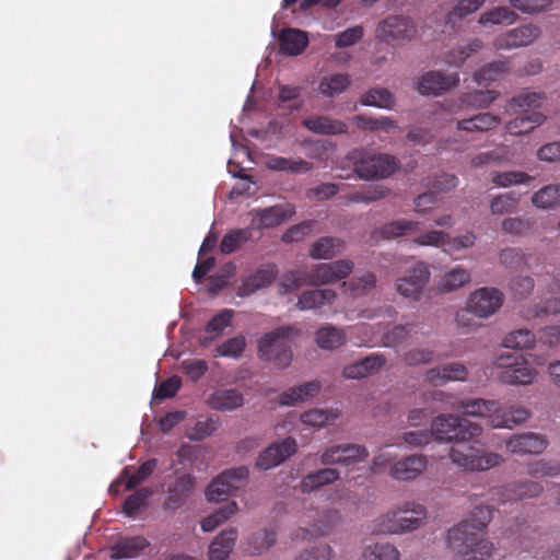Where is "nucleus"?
Here are the masks:
<instances>
[{"label": "nucleus", "mask_w": 560, "mask_h": 560, "mask_svg": "<svg viewBox=\"0 0 560 560\" xmlns=\"http://www.w3.org/2000/svg\"><path fill=\"white\" fill-rule=\"evenodd\" d=\"M399 551L392 544H374L363 548L361 560H399Z\"/></svg>", "instance_id": "45"}, {"label": "nucleus", "mask_w": 560, "mask_h": 560, "mask_svg": "<svg viewBox=\"0 0 560 560\" xmlns=\"http://www.w3.org/2000/svg\"><path fill=\"white\" fill-rule=\"evenodd\" d=\"M149 545L142 536L121 538L110 547L109 556L112 559L137 558Z\"/></svg>", "instance_id": "27"}, {"label": "nucleus", "mask_w": 560, "mask_h": 560, "mask_svg": "<svg viewBox=\"0 0 560 560\" xmlns=\"http://www.w3.org/2000/svg\"><path fill=\"white\" fill-rule=\"evenodd\" d=\"M254 213L258 229H271L289 220L295 213V208L291 203H281L255 210Z\"/></svg>", "instance_id": "17"}, {"label": "nucleus", "mask_w": 560, "mask_h": 560, "mask_svg": "<svg viewBox=\"0 0 560 560\" xmlns=\"http://www.w3.org/2000/svg\"><path fill=\"white\" fill-rule=\"evenodd\" d=\"M505 444L514 454H539L546 448L547 441L542 435L527 432L512 435Z\"/></svg>", "instance_id": "18"}, {"label": "nucleus", "mask_w": 560, "mask_h": 560, "mask_svg": "<svg viewBox=\"0 0 560 560\" xmlns=\"http://www.w3.org/2000/svg\"><path fill=\"white\" fill-rule=\"evenodd\" d=\"M207 402L211 409L231 411L242 407L244 398L236 388H226L213 392Z\"/></svg>", "instance_id": "28"}, {"label": "nucleus", "mask_w": 560, "mask_h": 560, "mask_svg": "<svg viewBox=\"0 0 560 560\" xmlns=\"http://www.w3.org/2000/svg\"><path fill=\"white\" fill-rule=\"evenodd\" d=\"M431 433L439 441L465 442L480 435L481 425L466 418L440 415L432 421Z\"/></svg>", "instance_id": "4"}, {"label": "nucleus", "mask_w": 560, "mask_h": 560, "mask_svg": "<svg viewBox=\"0 0 560 560\" xmlns=\"http://www.w3.org/2000/svg\"><path fill=\"white\" fill-rule=\"evenodd\" d=\"M418 325L415 324H406V325H397L390 331H387L383 336V342L386 347H396L402 341L407 340L411 332L416 331Z\"/></svg>", "instance_id": "62"}, {"label": "nucleus", "mask_w": 560, "mask_h": 560, "mask_svg": "<svg viewBox=\"0 0 560 560\" xmlns=\"http://www.w3.org/2000/svg\"><path fill=\"white\" fill-rule=\"evenodd\" d=\"M429 279L428 266L424 262H418L404 277L396 280V290L400 295L418 301Z\"/></svg>", "instance_id": "11"}, {"label": "nucleus", "mask_w": 560, "mask_h": 560, "mask_svg": "<svg viewBox=\"0 0 560 560\" xmlns=\"http://www.w3.org/2000/svg\"><path fill=\"white\" fill-rule=\"evenodd\" d=\"M236 537L235 528L221 532L209 547V560H225L234 547Z\"/></svg>", "instance_id": "36"}, {"label": "nucleus", "mask_w": 560, "mask_h": 560, "mask_svg": "<svg viewBox=\"0 0 560 560\" xmlns=\"http://www.w3.org/2000/svg\"><path fill=\"white\" fill-rule=\"evenodd\" d=\"M419 230V223L409 220H395L384 224L380 229L383 238L392 240L402 235H407Z\"/></svg>", "instance_id": "48"}, {"label": "nucleus", "mask_w": 560, "mask_h": 560, "mask_svg": "<svg viewBox=\"0 0 560 560\" xmlns=\"http://www.w3.org/2000/svg\"><path fill=\"white\" fill-rule=\"evenodd\" d=\"M237 511V504L232 501L225 504L224 506L220 508L209 516L205 517L201 521V528L203 532H212L220 524L225 522L229 517H231L233 514H235Z\"/></svg>", "instance_id": "52"}, {"label": "nucleus", "mask_w": 560, "mask_h": 560, "mask_svg": "<svg viewBox=\"0 0 560 560\" xmlns=\"http://www.w3.org/2000/svg\"><path fill=\"white\" fill-rule=\"evenodd\" d=\"M303 285H308V272L302 270H291L282 276L280 291L282 294H288Z\"/></svg>", "instance_id": "55"}, {"label": "nucleus", "mask_w": 560, "mask_h": 560, "mask_svg": "<svg viewBox=\"0 0 560 560\" xmlns=\"http://www.w3.org/2000/svg\"><path fill=\"white\" fill-rule=\"evenodd\" d=\"M510 70V61L509 60H497L492 61L485 67H482L479 71L474 74V80L479 85L489 84L492 81L497 80L501 74L508 72Z\"/></svg>", "instance_id": "44"}, {"label": "nucleus", "mask_w": 560, "mask_h": 560, "mask_svg": "<svg viewBox=\"0 0 560 560\" xmlns=\"http://www.w3.org/2000/svg\"><path fill=\"white\" fill-rule=\"evenodd\" d=\"M361 104L380 108H392L394 105V96L387 89H371L362 95Z\"/></svg>", "instance_id": "53"}, {"label": "nucleus", "mask_w": 560, "mask_h": 560, "mask_svg": "<svg viewBox=\"0 0 560 560\" xmlns=\"http://www.w3.org/2000/svg\"><path fill=\"white\" fill-rule=\"evenodd\" d=\"M536 337L528 329H517L506 335L502 341L503 347L510 349H529L534 347Z\"/></svg>", "instance_id": "51"}, {"label": "nucleus", "mask_w": 560, "mask_h": 560, "mask_svg": "<svg viewBox=\"0 0 560 560\" xmlns=\"http://www.w3.org/2000/svg\"><path fill=\"white\" fill-rule=\"evenodd\" d=\"M351 83V79L347 73H335L324 77L318 85V91L327 96L332 97L341 94Z\"/></svg>", "instance_id": "43"}, {"label": "nucleus", "mask_w": 560, "mask_h": 560, "mask_svg": "<svg viewBox=\"0 0 560 560\" xmlns=\"http://www.w3.org/2000/svg\"><path fill=\"white\" fill-rule=\"evenodd\" d=\"M155 468V460H148L143 463L135 472L129 474L127 469L122 472V478L126 479V490H132L148 477L151 476Z\"/></svg>", "instance_id": "57"}, {"label": "nucleus", "mask_w": 560, "mask_h": 560, "mask_svg": "<svg viewBox=\"0 0 560 560\" xmlns=\"http://www.w3.org/2000/svg\"><path fill=\"white\" fill-rule=\"evenodd\" d=\"M398 509V525L401 526V534L419 528L427 515L423 505L410 501L399 503Z\"/></svg>", "instance_id": "22"}, {"label": "nucleus", "mask_w": 560, "mask_h": 560, "mask_svg": "<svg viewBox=\"0 0 560 560\" xmlns=\"http://www.w3.org/2000/svg\"><path fill=\"white\" fill-rule=\"evenodd\" d=\"M544 490L542 486L535 481L512 482L503 487L500 491V501H517L525 498H535Z\"/></svg>", "instance_id": "26"}, {"label": "nucleus", "mask_w": 560, "mask_h": 560, "mask_svg": "<svg viewBox=\"0 0 560 560\" xmlns=\"http://www.w3.org/2000/svg\"><path fill=\"white\" fill-rule=\"evenodd\" d=\"M498 96L499 93L492 90L475 91L464 94L460 101L465 105L474 106L477 108H487L497 100Z\"/></svg>", "instance_id": "56"}, {"label": "nucleus", "mask_w": 560, "mask_h": 560, "mask_svg": "<svg viewBox=\"0 0 560 560\" xmlns=\"http://www.w3.org/2000/svg\"><path fill=\"white\" fill-rule=\"evenodd\" d=\"M398 515L399 509L397 504L371 522L369 526L370 533L372 535L401 534V526L398 525Z\"/></svg>", "instance_id": "37"}, {"label": "nucleus", "mask_w": 560, "mask_h": 560, "mask_svg": "<svg viewBox=\"0 0 560 560\" xmlns=\"http://www.w3.org/2000/svg\"><path fill=\"white\" fill-rule=\"evenodd\" d=\"M487 0H458L456 5L447 14V23H455L456 20L476 12Z\"/></svg>", "instance_id": "61"}, {"label": "nucleus", "mask_w": 560, "mask_h": 560, "mask_svg": "<svg viewBox=\"0 0 560 560\" xmlns=\"http://www.w3.org/2000/svg\"><path fill=\"white\" fill-rule=\"evenodd\" d=\"M252 236L253 232L249 228L231 230L221 240L220 252L224 255H230L250 241Z\"/></svg>", "instance_id": "42"}, {"label": "nucleus", "mask_w": 560, "mask_h": 560, "mask_svg": "<svg viewBox=\"0 0 560 560\" xmlns=\"http://www.w3.org/2000/svg\"><path fill=\"white\" fill-rule=\"evenodd\" d=\"M467 375L468 371L464 364L453 362L428 370L425 380L433 386H442L452 381H465Z\"/></svg>", "instance_id": "19"}, {"label": "nucleus", "mask_w": 560, "mask_h": 560, "mask_svg": "<svg viewBox=\"0 0 560 560\" xmlns=\"http://www.w3.org/2000/svg\"><path fill=\"white\" fill-rule=\"evenodd\" d=\"M347 340L343 329L328 325L316 331V342L319 348L334 350L342 346Z\"/></svg>", "instance_id": "40"}, {"label": "nucleus", "mask_w": 560, "mask_h": 560, "mask_svg": "<svg viewBox=\"0 0 560 560\" xmlns=\"http://www.w3.org/2000/svg\"><path fill=\"white\" fill-rule=\"evenodd\" d=\"M353 122L359 129L370 131L383 130L385 132H389L390 130L398 128L397 122L386 116L373 118L365 115H357L353 117Z\"/></svg>", "instance_id": "47"}, {"label": "nucleus", "mask_w": 560, "mask_h": 560, "mask_svg": "<svg viewBox=\"0 0 560 560\" xmlns=\"http://www.w3.org/2000/svg\"><path fill=\"white\" fill-rule=\"evenodd\" d=\"M529 417V411L524 407L502 408L495 401V409L492 410L489 423L493 428H513L524 422Z\"/></svg>", "instance_id": "20"}, {"label": "nucleus", "mask_w": 560, "mask_h": 560, "mask_svg": "<svg viewBox=\"0 0 560 560\" xmlns=\"http://www.w3.org/2000/svg\"><path fill=\"white\" fill-rule=\"evenodd\" d=\"M533 203L541 209L560 206V184L547 185L534 194Z\"/></svg>", "instance_id": "50"}, {"label": "nucleus", "mask_w": 560, "mask_h": 560, "mask_svg": "<svg viewBox=\"0 0 560 560\" xmlns=\"http://www.w3.org/2000/svg\"><path fill=\"white\" fill-rule=\"evenodd\" d=\"M303 126L310 131L318 135H343L348 132V125L326 115H315L303 119Z\"/></svg>", "instance_id": "21"}, {"label": "nucleus", "mask_w": 560, "mask_h": 560, "mask_svg": "<svg viewBox=\"0 0 560 560\" xmlns=\"http://www.w3.org/2000/svg\"><path fill=\"white\" fill-rule=\"evenodd\" d=\"M247 478L248 469L244 466L223 471L208 486L206 490L208 501L220 502L225 500V498L232 495L234 491L244 487Z\"/></svg>", "instance_id": "8"}, {"label": "nucleus", "mask_w": 560, "mask_h": 560, "mask_svg": "<svg viewBox=\"0 0 560 560\" xmlns=\"http://www.w3.org/2000/svg\"><path fill=\"white\" fill-rule=\"evenodd\" d=\"M386 363L383 354L374 353L343 368L345 378H362L378 371Z\"/></svg>", "instance_id": "24"}, {"label": "nucleus", "mask_w": 560, "mask_h": 560, "mask_svg": "<svg viewBox=\"0 0 560 560\" xmlns=\"http://www.w3.org/2000/svg\"><path fill=\"white\" fill-rule=\"evenodd\" d=\"M427 466L428 459L424 455H408L390 466L389 476L400 481L413 480L427 469Z\"/></svg>", "instance_id": "16"}, {"label": "nucleus", "mask_w": 560, "mask_h": 560, "mask_svg": "<svg viewBox=\"0 0 560 560\" xmlns=\"http://www.w3.org/2000/svg\"><path fill=\"white\" fill-rule=\"evenodd\" d=\"M533 354H500L495 359V366L501 370L499 380L509 385H529L537 376L532 366Z\"/></svg>", "instance_id": "6"}, {"label": "nucleus", "mask_w": 560, "mask_h": 560, "mask_svg": "<svg viewBox=\"0 0 560 560\" xmlns=\"http://www.w3.org/2000/svg\"><path fill=\"white\" fill-rule=\"evenodd\" d=\"M546 116L542 113L533 110L532 113H524L509 120L505 124V131L512 136H521L530 132L536 127L542 125Z\"/></svg>", "instance_id": "30"}, {"label": "nucleus", "mask_w": 560, "mask_h": 560, "mask_svg": "<svg viewBox=\"0 0 560 560\" xmlns=\"http://www.w3.org/2000/svg\"><path fill=\"white\" fill-rule=\"evenodd\" d=\"M503 303V294L495 288H480L470 293L465 310L456 314L457 325L468 327V315L487 318L493 315Z\"/></svg>", "instance_id": "5"}, {"label": "nucleus", "mask_w": 560, "mask_h": 560, "mask_svg": "<svg viewBox=\"0 0 560 560\" xmlns=\"http://www.w3.org/2000/svg\"><path fill=\"white\" fill-rule=\"evenodd\" d=\"M279 273L273 262L261 264L254 272L245 277L237 287L236 294L241 298L249 296L258 290L269 287Z\"/></svg>", "instance_id": "12"}, {"label": "nucleus", "mask_w": 560, "mask_h": 560, "mask_svg": "<svg viewBox=\"0 0 560 560\" xmlns=\"http://www.w3.org/2000/svg\"><path fill=\"white\" fill-rule=\"evenodd\" d=\"M308 45L307 33L298 28H284L279 36L280 51L287 56H298Z\"/></svg>", "instance_id": "25"}, {"label": "nucleus", "mask_w": 560, "mask_h": 560, "mask_svg": "<svg viewBox=\"0 0 560 560\" xmlns=\"http://www.w3.org/2000/svg\"><path fill=\"white\" fill-rule=\"evenodd\" d=\"M453 408L464 416L481 417L490 420L491 412L495 409V401L481 398L460 399L453 404Z\"/></svg>", "instance_id": "35"}, {"label": "nucleus", "mask_w": 560, "mask_h": 560, "mask_svg": "<svg viewBox=\"0 0 560 560\" xmlns=\"http://www.w3.org/2000/svg\"><path fill=\"white\" fill-rule=\"evenodd\" d=\"M343 248L345 242L341 238L323 236L312 244L310 256L314 259L328 260L341 253Z\"/></svg>", "instance_id": "33"}, {"label": "nucleus", "mask_w": 560, "mask_h": 560, "mask_svg": "<svg viewBox=\"0 0 560 560\" xmlns=\"http://www.w3.org/2000/svg\"><path fill=\"white\" fill-rule=\"evenodd\" d=\"M546 100L544 93L524 92L512 97L506 106V110L516 112L517 109L524 113H530V109L539 108Z\"/></svg>", "instance_id": "41"}, {"label": "nucleus", "mask_w": 560, "mask_h": 560, "mask_svg": "<svg viewBox=\"0 0 560 560\" xmlns=\"http://www.w3.org/2000/svg\"><path fill=\"white\" fill-rule=\"evenodd\" d=\"M470 280L469 270L457 266L442 276L436 284V290L440 293L453 292L469 283Z\"/></svg>", "instance_id": "38"}, {"label": "nucleus", "mask_w": 560, "mask_h": 560, "mask_svg": "<svg viewBox=\"0 0 560 560\" xmlns=\"http://www.w3.org/2000/svg\"><path fill=\"white\" fill-rule=\"evenodd\" d=\"M482 47V40L479 38L471 39L467 45L459 46L451 50L446 57V62L451 65L463 63L472 52L478 51Z\"/></svg>", "instance_id": "59"}, {"label": "nucleus", "mask_w": 560, "mask_h": 560, "mask_svg": "<svg viewBox=\"0 0 560 560\" xmlns=\"http://www.w3.org/2000/svg\"><path fill=\"white\" fill-rule=\"evenodd\" d=\"M195 479L190 475H183L176 478L168 487L166 505L170 508L180 506L192 493Z\"/></svg>", "instance_id": "29"}, {"label": "nucleus", "mask_w": 560, "mask_h": 560, "mask_svg": "<svg viewBox=\"0 0 560 560\" xmlns=\"http://www.w3.org/2000/svg\"><path fill=\"white\" fill-rule=\"evenodd\" d=\"M416 34L415 23L405 15H390L376 26V36L387 44L410 40Z\"/></svg>", "instance_id": "9"}, {"label": "nucleus", "mask_w": 560, "mask_h": 560, "mask_svg": "<svg viewBox=\"0 0 560 560\" xmlns=\"http://www.w3.org/2000/svg\"><path fill=\"white\" fill-rule=\"evenodd\" d=\"M540 35V28L534 24H526L500 34L495 37L493 46L498 50H509L532 44Z\"/></svg>", "instance_id": "13"}, {"label": "nucleus", "mask_w": 560, "mask_h": 560, "mask_svg": "<svg viewBox=\"0 0 560 560\" xmlns=\"http://www.w3.org/2000/svg\"><path fill=\"white\" fill-rule=\"evenodd\" d=\"M451 460L466 471H482L499 466L503 462L498 453H485L474 446H453Z\"/></svg>", "instance_id": "7"}, {"label": "nucleus", "mask_w": 560, "mask_h": 560, "mask_svg": "<svg viewBox=\"0 0 560 560\" xmlns=\"http://www.w3.org/2000/svg\"><path fill=\"white\" fill-rule=\"evenodd\" d=\"M359 178L364 180L384 179L400 166L399 160L388 153H372L366 149H354L347 155Z\"/></svg>", "instance_id": "2"}, {"label": "nucleus", "mask_w": 560, "mask_h": 560, "mask_svg": "<svg viewBox=\"0 0 560 560\" xmlns=\"http://www.w3.org/2000/svg\"><path fill=\"white\" fill-rule=\"evenodd\" d=\"M549 296L545 299L541 312L545 314L560 313V279H555L548 291Z\"/></svg>", "instance_id": "64"}, {"label": "nucleus", "mask_w": 560, "mask_h": 560, "mask_svg": "<svg viewBox=\"0 0 560 560\" xmlns=\"http://www.w3.org/2000/svg\"><path fill=\"white\" fill-rule=\"evenodd\" d=\"M493 517L489 505L475 506L469 518L460 522L447 533L448 547L462 560H487L493 551V544L479 533Z\"/></svg>", "instance_id": "1"}, {"label": "nucleus", "mask_w": 560, "mask_h": 560, "mask_svg": "<svg viewBox=\"0 0 560 560\" xmlns=\"http://www.w3.org/2000/svg\"><path fill=\"white\" fill-rule=\"evenodd\" d=\"M354 268V262L340 259L314 265L308 272V285L320 287L346 279Z\"/></svg>", "instance_id": "10"}, {"label": "nucleus", "mask_w": 560, "mask_h": 560, "mask_svg": "<svg viewBox=\"0 0 560 560\" xmlns=\"http://www.w3.org/2000/svg\"><path fill=\"white\" fill-rule=\"evenodd\" d=\"M234 316V312L229 308H224L215 314L207 324L206 331L211 334V339L219 337L225 327L231 324Z\"/></svg>", "instance_id": "60"}, {"label": "nucleus", "mask_w": 560, "mask_h": 560, "mask_svg": "<svg viewBox=\"0 0 560 560\" xmlns=\"http://www.w3.org/2000/svg\"><path fill=\"white\" fill-rule=\"evenodd\" d=\"M340 478L336 468L324 467L305 475L299 485L302 493H311L322 487L329 486Z\"/></svg>", "instance_id": "23"}, {"label": "nucleus", "mask_w": 560, "mask_h": 560, "mask_svg": "<svg viewBox=\"0 0 560 560\" xmlns=\"http://www.w3.org/2000/svg\"><path fill=\"white\" fill-rule=\"evenodd\" d=\"M296 452V442L293 438H285L268 446L257 458V466L270 469L284 462Z\"/></svg>", "instance_id": "15"}, {"label": "nucleus", "mask_w": 560, "mask_h": 560, "mask_svg": "<svg viewBox=\"0 0 560 560\" xmlns=\"http://www.w3.org/2000/svg\"><path fill=\"white\" fill-rule=\"evenodd\" d=\"M266 165L270 171L291 174H305L313 168V164L303 159L294 160L283 156H271L267 160Z\"/></svg>", "instance_id": "39"}, {"label": "nucleus", "mask_w": 560, "mask_h": 560, "mask_svg": "<svg viewBox=\"0 0 560 560\" xmlns=\"http://www.w3.org/2000/svg\"><path fill=\"white\" fill-rule=\"evenodd\" d=\"M459 82L458 73L445 74L441 71H429L422 75L418 83L417 90L422 95H440Z\"/></svg>", "instance_id": "14"}, {"label": "nucleus", "mask_w": 560, "mask_h": 560, "mask_svg": "<svg viewBox=\"0 0 560 560\" xmlns=\"http://www.w3.org/2000/svg\"><path fill=\"white\" fill-rule=\"evenodd\" d=\"M246 347V340L244 336H235L228 339L223 343L217 347V355L238 359Z\"/></svg>", "instance_id": "58"}, {"label": "nucleus", "mask_w": 560, "mask_h": 560, "mask_svg": "<svg viewBox=\"0 0 560 560\" xmlns=\"http://www.w3.org/2000/svg\"><path fill=\"white\" fill-rule=\"evenodd\" d=\"M319 390L320 383L318 381L306 382L284 390L279 396V401L281 405L291 406L299 401H304L314 397L319 393Z\"/></svg>", "instance_id": "34"}, {"label": "nucleus", "mask_w": 560, "mask_h": 560, "mask_svg": "<svg viewBox=\"0 0 560 560\" xmlns=\"http://www.w3.org/2000/svg\"><path fill=\"white\" fill-rule=\"evenodd\" d=\"M517 14L508 7H497L480 14L479 23L488 24H512L516 21Z\"/></svg>", "instance_id": "49"}, {"label": "nucleus", "mask_w": 560, "mask_h": 560, "mask_svg": "<svg viewBox=\"0 0 560 560\" xmlns=\"http://www.w3.org/2000/svg\"><path fill=\"white\" fill-rule=\"evenodd\" d=\"M276 532L260 529L248 538V549L254 555L262 553L276 544Z\"/></svg>", "instance_id": "54"}, {"label": "nucleus", "mask_w": 560, "mask_h": 560, "mask_svg": "<svg viewBox=\"0 0 560 560\" xmlns=\"http://www.w3.org/2000/svg\"><path fill=\"white\" fill-rule=\"evenodd\" d=\"M292 328L280 327L266 334L258 343V355L278 369H285L292 361L290 335Z\"/></svg>", "instance_id": "3"}, {"label": "nucleus", "mask_w": 560, "mask_h": 560, "mask_svg": "<svg viewBox=\"0 0 560 560\" xmlns=\"http://www.w3.org/2000/svg\"><path fill=\"white\" fill-rule=\"evenodd\" d=\"M376 276L372 272H366L359 277H353L349 281H343L342 288L347 293L353 295H364L376 287Z\"/></svg>", "instance_id": "46"}, {"label": "nucleus", "mask_w": 560, "mask_h": 560, "mask_svg": "<svg viewBox=\"0 0 560 560\" xmlns=\"http://www.w3.org/2000/svg\"><path fill=\"white\" fill-rule=\"evenodd\" d=\"M337 418V415L332 413L331 411L322 410V409H313L305 411L301 415V421L306 424L314 428H322L326 425L329 422L335 421Z\"/></svg>", "instance_id": "63"}, {"label": "nucleus", "mask_w": 560, "mask_h": 560, "mask_svg": "<svg viewBox=\"0 0 560 560\" xmlns=\"http://www.w3.org/2000/svg\"><path fill=\"white\" fill-rule=\"evenodd\" d=\"M337 294L331 289H314L304 291L298 299L296 307L301 311L316 310L331 304Z\"/></svg>", "instance_id": "31"}, {"label": "nucleus", "mask_w": 560, "mask_h": 560, "mask_svg": "<svg viewBox=\"0 0 560 560\" xmlns=\"http://www.w3.org/2000/svg\"><path fill=\"white\" fill-rule=\"evenodd\" d=\"M501 118L490 113H479L470 118L457 121V130L467 132H486L499 126Z\"/></svg>", "instance_id": "32"}]
</instances>
